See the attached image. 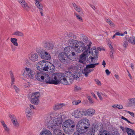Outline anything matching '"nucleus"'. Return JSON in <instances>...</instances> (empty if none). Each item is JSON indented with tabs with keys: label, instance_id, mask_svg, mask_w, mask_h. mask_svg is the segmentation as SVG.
I'll return each instance as SVG.
<instances>
[{
	"label": "nucleus",
	"instance_id": "obj_1",
	"mask_svg": "<svg viewBox=\"0 0 135 135\" xmlns=\"http://www.w3.org/2000/svg\"><path fill=\"white\" fill-rule=\"evenodd\" d=\"M74 66H71L68 71L64 73H55L52 75L51 84L57 85L60 83L65 85H70L75 79L79 78L78 72Z\"/></svg>",
	"mask_w": 135,
	"mask_h": 135
},
{
	"label": "nucleus",
	"instance_id": "obj_2",
	"mask_svg": "<svg viewBox=\"0 0 135 135\" xmlns=\"http://www.w3.org/2000/svg\"><path fill=\"white\" fill-rule=\"evenodd\" d=\"M91 44V42H90L89 44L88 45V47L86 48V49L80 56L79 62L83 63V61L81 60L85 59L89 55L90 56V57L87 61L88 63L93 62V60L95 61L97 58L98 52V50H96V48L93 47L90 49Z\"/></svg>",
	"mask_w": 135,
	"mask_h": 135
},
{
	"label": "nucleus",
	"instance_id": "obj_3",
	"mask_svg": "<svg viewBox=\"0 0 135 135\" xmlns=\"http://www.w3.org/2000/svg\"><path fill=\"white\" fill-rule=\"evenodd\" d=\"M68 42L69 45L74 48L75 51L77 52H82L88 47V45L86 46L84 45V44L82 41L73 39L68 40Z\"/></svg>",
	"mask_w": 135,
	"mask_h": 135
},
{
	"label": "nucleus",
	"instance_id": "obj_4",
	"mask_svg": "<svg viewBox=\"0 0 135 135\" xmlns=\"http://www.w3.org/2000/svg\"><path fill=\"white\" fill-rule=\"evenodd\" d=\"M90 125L89 121L86 118H83L80 120L77 124V130L80 133L85 132L88 130Z\"/></svg>",
	"mask_w": 135,
	"mask_h": 135
},
{
	"label": "nucleus",
	"instance_id": "obj_5",
	"mask_svg": "<svg viewBox=\"0 0 135 135\" xmlns=\"http://www.w3.org/2000/svg\"><path fill=\"white\" fill-rule=\"evenodd\" d=\"M51 65L50 62L43 60L38 63L37 68V70L40 71H49V70L51 72L54 70V66L52 65L51 66Z\"/></svg>",
	"mask_w": 135,
	"mask_h": 135
},
{
	"label": "nucleus",
	"instance_id": "obj_6",
	"mask_svg": "<svg viewBox=\"0 0 135 135\" xmlns=\"http://www.w3.org/2000/svg\"><path fill=\"white\" fill-rule=\"evenodd\" d=\"M70 52V48L67 47L64 49V52L59 54V59L61 63L65 64H68L70 63V60L68 57V53Z\"/></svg>",
	"mask_w": 135,
	"mask_h": 135
},
{
	"label": "nucleus",
	"instance_id": "obj_7",
	"mask_svg": "<svg viewBox=\"0 0 135 135\" xmlns=\"http://www.w3.org/2000/svg\"><path fill=\"white\" fill-rule=\"evenodd\" d=\"M73 122L70 120H66L63 123V127L66 133H70L73 131V128L75 125H73Z\"/></svg>",
	"mask_w": 135,
	"mask_h": 135
},
{
	"label": "nucleus",
	"instance_id": "obj_8",
	"mask_svg": "<svg viewBox=\"0 0 135 135\" xmlns=\"http://www.w3.org/2000/svg\"><path fill=\"white\" fill-rule=\"evenodd\" d=\"M30 97V101L32 103L38 105L40 103L39 98L40 97V93H31L29 95Z\"/></svg>",
	"mask_w": 135,
	"mask_h": 135
},
{
	"label": "nucleus",
	"instance_id": "obj_9",
	"mask_svg": "<svg viewBox=\"0 0 135 135\" xmlns=\"http://www.w3.org/2000/svg\"><path fill=\"white\" fill-rule=\"evenodd\" d=\"M37 52L42 59L46 60H50L51 59V57L50 54L45 50H41Z\"/></svg>",
	"mask_w": 135,
	"mask_h": 135
},
{
	"label": "nucleus",
	"instance_id": "obj_10",
	"mask_svg": "<svg viewBox=\"0 0 135 135\" xmlns=\"http://www.w3.org/2000/svg\"><path fill=\"white\" fill-rule=\"evenodd\" d=\"M35 73L34 71L31 69L26 68L25 70L23 73L24 77L26 78H29L30 79H33L34 77Z\"/></svg>",
	"mask_w": 135,
	"mask_h": 135
},
{
	"label": "nucleus",
	"instance_id": "obj_11",
	"mask_svg": "<svg viewBox=\"0 0 135 135\" xmlns=\"http://www.w3.org/2000/svg\"><path fill=\"white\" fill-rule=\"evenodd\" d=\"M71 114L72 116L77 118L81 117L83 116V113L79 109L74 110Z\"/></svg>",
	"mask_w": 135,
	"mask_h": 135
},
{
	"label": "nucleus",
	"instance_id": "obj_12",
	"mask_svg": "<svg viewBox=\"0 0 135 135\" xmlns=\"http://www.w3.org/2000/svg\"><path fill=\"white\" fill-rule=\"evenodd\" d=\"M38 57V55L36 53H31L28 55V57L30 60L33 62L37 61Z\"/></svg>",
	"mask_w": 135,
	"mask_h": 135
},
{
	"label": "nucleus",
	"instance_id": "obj_13",
	"mask_svg": "<svg viewBox=\"0 0 135 135\" xmlns=\"http://www.w3.org/2000/svg\"><path fill=\"white\" fill-rule=\"evenodd\" d=\"M19 3L25 10L27 11H29L30 8L24 0H19Z\"/></svg>",
	"mask_w": 135,
	"mask_h": 135
},
{
	"label": "nucleus",
	"instance_id": "obj_14",
	"mask_svg": "<svg viewBox=\"0 0 135 135\" xmlns=\"http://www.w3.org/2000/svg\"><path fill=\"white\" fill-rule=\"evenodd\" d=\"M51 80L49 76L47 74H44V78L42 82L46 84H51Z\"/></svg>",
	"mask_w": 135,
	"mask_h": 135
},
{
	"label": "nucleus",
	"instance_id": "obj_15",
	"mask_svg": "<svg viewBox=\"0 0 135 135\" xmlns=\"http://www.w3.org/2000/svg\"><path fill=\"white\" fill-rule=\"evenodd\" d=\"M128 106L130 107H135V98H132L128 99Z\"/></svg>",
	"mask_w": 135,
	"mask_h": 135
},
{
	"label": "nucleus",
	"instance_id": "obj_16",
	"mask_svg": "<svg viewBox=\"0 0 135 135\" xmlns=\"http://www.w3.org/2000/svg\"><path fill=\"white\" fill-rule=\"evenodd\" d=\"M44 74L41 72H38L36 75V78L38 81L42 82L44 78Z\"/></svg>",
	"mask_w": 135,
	"mask_h": 135
},
{
	"label": "nucleus",
	"instance_id": "obj_17",
	"mask_svg": "<svg viewBox=\"0 0 135 135\" xmlns=\"http://www.w3.org/2000/svg\"><path fill=\"white\" fill-rule=\"evenodd\" d=\"M44 47L47 50L52 49L54 47L53 44L49 42H46L44 44Z\"/></svg>",
	"mask_w": 135,
	"mask_h": 135
},
{
	"label": "nucleus",
	"instance_id": "obj_18",
	"mask_svg": "<svg viewBox=\"0 0 135 135\" xmlns=\"http://www.w3.org/2000/svg\"><path fill=\"white\" fill-rule=\"evenodd\" d=\"M39 135H52V134L49 130L44 128L40 132Z\"/></svg>",
	"mask_w": 135,
	"mask_h": 135
},
{
	"label": "nucleus",
	"instance_id": "obj_19",
	"mask_svg": "<svg viewBox=\"0 0 135 135\" xmlns=\"http://www.w3.org/2000/svg\"><path fill=\"white\" fill-rule=\"evenodd\" d=\"M35 0V4L37 8L39 9V10L43 9V5L40 3V2H41L42 0Z\"/></svg>",
	"mask_w": 135,
	"mask_h": 135
},
{
	"label": "nucleus",
	"instance_id": "obj_20",
	"mask_svg": "<svg viewBox=\"0 0 135 135\" xmlns=\"http://www.w3.org/2000/svg\"><path fill=\"white\" fill-rule=\"evenodd\" d=\"M93 70V69H89L88 68H86H86L83 70L82 72L85 75L86 77H87L88 74Z\"/></svg>",
	"mask_w": 135,
	"mask_h": 135
},
{
	"label": "nucleus",
	"instance_id": "obj_21",
	"mask_svg": "<svg viewBox=\"0 0 135 135\" xmlns=\"http://www.w3.org/2000/svg\"><path fill=\"white\" fill-rule=\"evenodd\" d=\"M126 130L128 135H135V131L133 129L126 127Z\"/></svg>",
	"mask_w": 135,
	"mask_h": 135
},
{
	"label": "nucleus",
	"instance_id": "obj_22",
	"mask_svg": "<svg viewBox=\"0 0 135 135\" xmlns=\"http://www.w3.org/2000/svg\"><path fill=\"white\" fill-rule=\"evenodd\" d=\"M72 4L73 7H74V9L77 12L79 13L82 12V9L81 8H80L78 6L74 3H73Z\"/></svg>",
	"mask_w": 135,
	"mask_h": 135
},
{
	"label": "nucleus",
	"instance_id": "obj_23",
	"mask_svg": "<svg viewBox=\"0 0 135 135\" xmlns=\"http://www.w3.org/2000/svg\"><path fill=\"white\" fill-rule=\"evenodd\" d=\"M9 73L11 81V88H12V86L14 85H13L14 84L15 79L12 71H10Z\"/></svg>",
	"mask_w": 135,
	"mask_h": 135
},
{
	"label": "nucleus",
	"instance_id": "obj_24",
	"mask_svg": "<svg viewBox=\"0 0 135 135\" xmlns=\"http://www.w3.org/2000/svg\"><path fill=\"white\" fill-rule=\"evenodd\" d=\"M95 112V110L93 109H89L86 111L87 114L89 116L93 115Z\"/></svg>",
	"mask_w": 135,
	"mask_h": 135
},
{
	"label": "nucleus",
	"instance_id": "obj_25",
	"mask_svg": "<svg viewBox=\"0 0 135 135\" xmlns=\"http://www.w3.org/2000/svg\"><path fill=\"white\" fill-rule=\"evenodd\" d=\"M26 116L27 117H30L32 114V111L29 108H27L26 110Z\"/></svg>",
	"mask_w": 135,
	"mask_h": 135
},
{
	"label": "nucleus",
	"instance_id": "obj_26",
	"mask_svg": "<svg viewBox=\"0 0 135 135\" xmlns=\"http://www.w3.org/2000/svg\"><path fill=\"white\" fill-rule=\"evenodd\" d=\"M12 35L21 37H23L24 36L23 33L18 30L15 31Z\"/></svg>",
	"mask_w": 135,
	"mask_h": 135
},
{
	"label": "nucleus",
	"instance_id": "obj_27",
	"mask_svg": "<svg viewBox=\"0 0 135 135\" xmlns=\"http://www.w3.org/2000/svg\"><path fill=\"white\" fill-rule=\"evenodd\" d=\"M128 42L132 45H135V37H130L128 40Z\"/></svg>",
	"mask_w": 135,
	"mask_h": 135
},
{
	"label": "nucleus",
	"instance_id": "obj_28",
	"mask_svg": "<svg viewBox=\"0 0 135 135\" xmlns=\"http://www.w3.org/2000/svg\"><path fill=\"white\" fill-rule=\"evenodd\" d=\"M67 38H71L72 39H76V36L74 35V34L71 32H69L67 34Z\"/></svg>",
	"mask_w": 135,
	"mask_h": 135
},
{
	"label": "nucleus",
	"instance_id": "obj_29",
	"mask_svg": "<svg viewBox=\"0 0 135 135\" xmlns=\"http://www.w3.org/2000/svg\"><path fill=\"white\" fill-rule=\"evenodd\" d=\"M99 64V63L95 64H88L86 66V68H88L89 69L90 68H94L96 66L98 65Z\"/></svg>",
	"mask_w": 135,
	"mask_h": 135
},
{
	"label": "nucleus",
	"instance_id": "obj_30",
	"mask_svg": "<svg viewBox=\"0 0 135 135\" xmlns=\"http://www.w3.org/2000/svg\"><path fill=\"white\" fill-rule=\"evenodd\" d=\"M11 41L14 45L16 46H18V44L17 42V39L15 38H12L11 39Z\"/></svg>",
	"mask_w": 135,
	"mask_h": 135
},
{
	"label": "nucleus",
	"instance_id": "obj_31",
	"mask_svg": "<svg viewBox=\"0 0 135 135\" xmlns=\"http://www.w3.org/2000/svg\"><path fill=\"white\" fill-rule=\"evenodd\" d=\"M65 104L62 103L56 105L54 108V109L55 110H58L61 108L63 106H64Z\"/></svg>",
	"mask_w": 135,
	"mask_h": 135
},
{
	"label": "nucleus",
	"instance_id": "obj_32",
	"mask_svg": "<svg viewBox=\"0 0 135 135\" xmlns=\"http://www.w3.org/2000/svg\"><path fill=\"white\" fill-rule=\"evenodd\" d=\"M112 107L115 108H118L119 109H123V107L121 105L114 104L112 106Z\"/></svg>",
	"mask_w": 135,
	"mask_h": 135
},
{
	"label": "nucleus",
	"instance_id": "obj_33",
	"mask_svg": "<svg viewBox=\"0 0 135 135\" xmlns=\"http://www.w3.org/2000/svg\"><path fill=\"white\" fill-rule=\"evenodd\" d=\"M106 21L111 27H114L115 26V25L114 23L113 22L109 19H106Z\"/></svg>",
	"mask_w": 135,
	"mask_h": 135
},
{
	"label": "nucleus",
	"instance_id": "obj_34",
	"mask_svg": "<svg viewBox=\"0 0 135 135\" xmlns=\"http://www.w3.org/2000/svg\"><path fill=\"white\" fill-rule=\"evenodd\" d=\"M77 18L78 19L79 21L81 22H83V19L82 17L76 13H75Z\"/></svg>",
	"mask_w": 135,
	"mask_h": 135
},
{
	"label": "nucleus",
	"instance_id": "obj_35",
	"mask_svg": "<svg viewBox=\"0 0 135 135\" xmlns=\"http://www.w3.org/2000/svg\"><path fill=\"white\" fill-rule=\"evenodd\" d=\"M100 135H110V133L105 130L103 131Z\"/></svg>",
	"mask_w": 135,
	"mask_h": 135
},
{
	"label": "nucleus",
	"instance_id": "obj_36",
	"mask_svg": "<svg viewBox=\"0 0 135 135\" xmlns=\"http://www.w3.org/2000/svg\"><path fill=\"white\" fill-rule=\"evenodd\" d=\"M81 101L80 100H77L73 101L72 102V104L73 105H75L78 104L80 103Z\"/></svg>",
	"mask_w": 135,
	"mask_h": 135
},
{
	"label": "nucleus",
	"instance_id": "obj_37",
	"mask_svg": "<svg viewBox=\"0 0 135 135\" xmlns=\"http://www.w3.org/2000/svg\"><path fill=\"white\" fill-rule=\"evenodd\" d=\"M128 42H127L126 40L124 41L123 42V46L124 47V49H126L128 45Z\"/></svg>",
	"mask_w": 135,
	"mask_h": 135
},
{
	"label": "nucleus",
	"instance_id": "obj_38",
	"mask_svg": "<svg viewBox=\"0 0 135 135\" xmlns=\"http://www.w3.org/2000/svg\"><path fill=\"white\" fill-rule=\"evenodd\" d=\"M13 125L15 127H18L19 126V124L17 122V119L14 120L12 122Z\"/></svg>",
	"mask_w": 135,
	"mask_h": 135
},
{
	"label": "nucleus",
	"instance_id": "obj_39",
	"mask_svg": "<svg viewBox=\"0 0 135 135\" xmlns=\"http://www.w3.org/2000/svg\"><path fill=\"white\" fill-rule=\"evenodd\" d=\"M83 41L85 43H87L88 42V38L85 36H84L83 37Z\"/></svg>",
	"mask_w": 135,
	"mask_h": 135
},
{
	"label": "nucleus",
	"instance_id": "obj_40",
	"mask_svg": "<svg viewBox=\"0 0 135 135\" xmlns=\"http://www.w3.org/2000/svg\"><path fill=\"white\" fill-rule=\"evenodd\" d=\"M97 94L100 99L102 100L103 99V97H104L103 93H97Z\"/></svg>",
	"mask_w": 135,
	"mask_h": 135
},
{
	"label": "nucleus",
	"instance_id": "obj_41",
	"mask_svg": "<svg viewBox=\"0 0 135 135\" xmlns=\"http://www.w3.org/2000/svg\"><path fill=\"white\" fill-rule=\"evenodd\" d=\"M14 88L15 89L16 92H19L20 91L19 88L15 85L13 86L12 88Z\"/></svg>",
	"mask_w": 135,
	"mask_h": 135
},
{
	"label": "nucleus",
	"instance_id": "obj_42",
	"mask_svg": "<svg viewBox=\"0 0 135 135\" xmlns=\"http://www.w3.org/2000/svg\"><path fill=\"white\" fill-rule=\"evenodd\" d=\"M87 98L88 99L89 102L90 103L92 104L93 103V101L91 98L90 96H87Z\"/></svg>",
	"mask_w": 135,
	"mask_h": 135
},
{
	"label": "nucleus",
	"instance_id": "obj_43",
	"mask_svg": "<svg viewBox=\"0 0 135 135\" xmlns=\"http://www.w3.org/2000/svg\"><path fill=\"white\" fill-rule=\"evenodd\" d=\"M10 117L11 119L12 122L14 121V120H16L17 119L16 118V117L14 115H10Z\"/></svg>",
	"mask_w": 135,
	"mask_h": 135
},
{
	"label": "nucleus",
	"instance_id": "obj_44",
	"mask_svg": "<svg viewBox=\"0 0 135 135\" xmlns=\"http://www.w3.org/2000/svg\"><path fill=\"white\" fill-rule=\"evenodd\" d=\"M121 118L122 119L124 120H125L127 121L128 123H131V124H134V123H131L130 121L129 120L127 119L126 118L124 117L123 116H122Z\"/></svg>",
	"mask_w": 135,
	"mask_h": 135
},
{
	"label": "nucleus",
	"instance_id": "obj_45",
	"mask_svg": "<svg viewBox=\"0 0 135 135\" xmlns=\"http://www.w3.org/2000/svg\"><path fill=\"white\" fill-rule=\"evenodd\" d=\"M81 89V88L79 86H75L74 90L75 91L80 90Z\"/></svg>",
	"mask_w": 135,
	"mask_h": 135
},
{
	"label": "nucleus",
	"instance_id": "obj_46",
	"mask_svg": "<svg viewBox=\"0 0 135 135\" xmlns=\"http://www.w3.org/2000/svg\"><path fill=\"white\" fill-rule=\"evenodd\" d=\"M125 111L127 113L131 115L132 117H134V113H133L132 112H130L129 111L127 110H126Z\"/></svg>",
	"mask_w": 135,
	"mask_h": 135
},
{
	"label": "nucleus",
	"instance_id": "obj_47",
	"mask_svg": "<svg viewBox=\"0 0 135 135\" xmlns=\"http://www.w3.org/2000/svg\"><path fill=\"white\" fill-rule=\"evenodd\" d=\"M95 81L98 85H101V83L100 82L98 79L95 80Z\"/></svg>",
	"mask_w": 135,
	"mask_h": 135
},
{
	"label": "nucleus",
	"instance_id": "obj_48",
	"mask_svg": "<svg viewBox=\"0 0 135 135\" xmlns=\"http://www.w3.org/2000/svg\"><path fill=\"white\" fill-rule=\"evenodd\" d=\"M0 122L3 127H6L7 126V125L5 124L3 120H1Z\"/></svg>",
	"mask_w": 135,
	"mask_h": 135
},
{
	"label": "nucleus",
	"instance_id": "obj_49",
	"mask_svg": "<svg viewBox=\"0 0 135 135\" xmlns=\"http://www.w3.org/2000/svg\"><path fill=\"white\" fill-rule=\"evenodd\" d=\"M4 130L7 132H8L9 131V128L7 126H6V127H3Z\"/></svg>",
	"mask_w": 135,
	"mask_h": 135
},
{
	"label": "nucleus",
	"instance_id": "obj_50",
	"mask_svg": "<svg viewBox=\"0 0 135 135\" xmlns=\"http://www.w3.org/2000/svg\"><path fill=\"white\" fill-rule=\"evenodd\" d=\"M108 46L110 49L112 50H114L113 48L112 45V44H109Z\"/></svg>",
	"mask_w": 135,
	"mask_h": 135
},
{
	"label": "nucleus",
	"instance_id": "obj_51",
	"mask_svg": "<svg viewBox=\"0 0 135 135\" xmlns=\"http://www.w3.org/2000/svg\"><path fill=\"white\" fill-rule=\"evenodd\" d=\"M77 131L74 133L73 135H81L80 134H82V133H80L77 130Z\"/></svg>",
	"mask_w": 135,
	"mask_h": 135
},
{
	"label": "nucleus",
	"instance_id": "obj_52",
	"mask_svg": "<svg viewBox=\"0 0 135 135\" xmlns=\"http://www.w3.org/2000/svg\"><path fill=\"white\" fill-rule=\"evenodd\" d=\"M110 56L112 58H114V56L113 55V52L112 50H111L110 51Z\"/></svg>",
	"mask_w": 135,
	"mask_h": 135
},
{
	"label": "nucleus",
	"instance_id": "obj_53",
	"mask_svg": "<svg viewBox=\"0 0 135 135\" xmlns=\"http://www.w3.org/2000/svg\"><path fill=\"white\" fill-rule=\"evenodd\" d=\"M127 34V32L126 31H124V32H122L120 34V36H124L125 34Z\"/></svg>",
	"mask_w": 135,
	"mask_h": 135
},
{
	"label": "nucleus",
	"instance_id": "obj_54",
	"mask_svg": "<svg viewBox=\"0 0 135 135\" xmlns=\"http://www.w3.org/2000/svg\"><path fill=\"white\" fill-rule=\"evenodd\" d=\"M105 71L107 75H109L110 73V72L109 70L108 69L106 70Z\"/></svg>",
	"mask_w": 135,
	"mask_h": 135
},
{
	"label": "nucleus",
	"instance_id": "obj_55",
	"mask_svg": "<svg viewBox=\"0 0 135 135\" xmlns=\"http://www.w3.org/2000/svg\"><path fill=\"white\" fill-rule=\"evenodd\" d=\"M39 11H40V14H41V15L42 16H44V14L43 13V9H42L41 10H39Z\"/></svg>",
	"mask_w": 135,
	"mask_h": 135
},
{
	"label": "nucleus",
	"instance_id": "obj_56",
	"mask_svg": "<svg viewBox=\"0 0 135 135\" xmlns=\"http://www.w3.org/2000/svg\"><path fill=\"white\" fill-rule=\"evenodd\" d=\"M120 128L122 129V130L123 131V132H124L125 131H126V128H124V127H123L121 126L120 127Z\"/></svg>",
	"mask_w": 135,
	"mask_h": 135
},
{
	"label": "nucleus",
	"instance_id": "obj_57",
	"mask_svg": "<svg viewBox=\"0 0 135 135\" xmlns=\"http://www.w3.org/2000/svg\"><path fill=\"white\" fill-rule=\"evenodd\" d=\"M90 6L94 10H95L96 7L95 6L93 5H91Z\"/></svg>",
	"mask_w": 135,
	"mask_h": 135
},
{
	"label": "nucleus",
	"instance_id": "obj_58",
	"mask_svg": "<svg viewBox=\"0 0 135 135\" xmlns=\"http://www.w3.org/2000/svg\"><path fill=\"white\" fill-rule=\"evenodd\" d=\"M71 55H71V56H75V53L74 52H72L71 53Z\"/></svg>",
	"mask_w": 135,
	"mask_h": 135
},
{
	"label": "nucleus",
	"instance_id": "obj_59",
	"mask_svg": "<svg viewBox=\"0 0 135 135\" xmlns=\"http://www.w3.org/2000/svg\"><path fill=\"white\" fill-rule=\"evenodd\" d=\"M29 106H30V107L31 108V109H34V107L33 105L31 104H30V105H29Z\"/></svg>",
	"mask_w": 135,
	"mask_h": 135
},
{
	"label": "nucleus",
	"instance_id": "obj_60",
	"mask_svg": "<svg viewBox=\"0 0 135 135\" xmlns=\"http://www.w3.org/2000/svg\"><path fill=\"white\" fill-rule=\"evenodd\" d=\"M106 63L105 61L104 60L103 61V62L102 63V65H104V67H105V65H106Z\"/></svg>",
	"mask_w": 135,
	"mask_h": 135
},
{
	"label": "nucleus",
	"instance_id": "obj_61",
	"mask_svg": "<svg viewBox=\"0 0 135 135\" xmlns=\"http://www.w3.org/2000/svg\"><path fill=\"white\" fill-rule=\"evenodd\" d=\"M16 49V48L15 47H12V50L13 51H15Z\"/></svg>",
	"mask_w": 135,
	"mask_h": 135
},
{
	"label": "nucleus",
	"instance_id": "obj_62",
	"mask_svg": "<svg viewBox=\"0 0 135 135\" xmlns=\"http://www.w3.org/2000/svg\"><path fill=\"white\" fill-rule=\"evenodd\" d=\"M120 34L119 32H117L115 33V35L117 36H120Z\"/></svg>",
	"mask_w": 135,
	"mask_h": 135
},
{
	"label": "nucleus",
	"instance_id": "obj_63",
	"mask_svg": "<svg viewBox=\"0 0 135 135\" xmlns=\"http://www.w3.org/2000/svg\"><path fill=\"white\" fill-rule=\"evenodd\" d=\"M115 77L117 79H118L119 77L118 75L115 74L114 75Z\"/></svg>",
	"mask_w": 135,
	"mask_h": 135
},
{
	"label": "nucleus",
	"instance_id": "obj_64",
	"mask_svg": "<svg viewBox=\"0 0 135 135\" xmlns=\"http://www.w3.org/2000/svg\"><path fill=\"white\" fill-rule=\"evenodd\" d=\"M92 132L91 131H90L89 132V133L88 134H87V135H92Z\"/></svg>",
	"mask_w": 135,
	"mask_h": 135
}]
</instances>
